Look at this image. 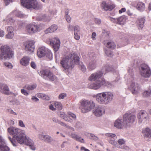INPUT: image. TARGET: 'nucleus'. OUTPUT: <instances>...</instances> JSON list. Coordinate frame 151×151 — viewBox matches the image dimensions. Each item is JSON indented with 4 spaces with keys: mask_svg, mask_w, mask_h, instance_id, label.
<instances>
[{
    "mask_svg": "<svg viewBox=\"0 0 151 151\" xmlns=\"http://www.w3.org/2000/svg\"><path fill=\"white\" fill-rule=\"evenodd\" d=\"M7 132L10 135L13 136L12 138L9 136L8 138L13 146H17L18 143L23 142L25 131L18 128L10 126L7 129Z\"/></svg>",
    "mask_w": 151,
    "mask_h": 151,
    "instance_id": "nucleus-1",
    "label": "nucleus"
},
{
    "mask_svg": "<svg viewBox=\"0 0 151 151\" xmlns=\"http://www.w3.org/2000/svg\"><path fill=\"white\" fill-rule=\"evenodd\" d=\"M80 58L75 53H70L63 57L61 60L60 64L65 70L73 68L75 64L79 63Z\"/></svg>",
    "mask_w": 151,
    "mask_h": 151,
    "instance_id": "nucleus-2",
    "label": "nucleus"
},
{
    "mask_svg": "<svg viewBox=\"0 0 151 151\" xmlns=\"http://www.w3.org/2000/svg\"><path fill=\"white\" fill-rule=\"evenodd\" d=\"M96 101L100 104L106 105L113 99V94L110 92H105L97 94L95 96Z\"/></svg>",
    "mask_w": 151,
    "mask_h": 151,
    "instance_id": "nucleus-3",
    "label": "nucleus"
},
{
    "mask_svg": "<svg viewBox=\"0 0 151 151\" xmlns=\"http://www.w3.org/2000/svg\"><path fill=\"white\" fill-rule=\"evenodd\" d=\"M14 53L10 47L7 45H2L0 47V60H5L12 58Z\"/></svg>",
    "mask_w": 151,
    "mask_h": 151,
    "instance_id": "nucleus-4",
    "label": "nucleus"
},
{
    "mask_svg": "<svg viewBox=\"0 0 151 151\" xmlns=\"http://www.w3.org/2000/svg\"><path fill=\"white\" fill-rule=\"evenodd\" d=\"M21 6L28 9L38 10L42 7V5L36 0H20Z\"/></svg>",
    "mask_w": 151,
    "mask_h": 151,
    "instance_id": "nucleus-5",
    "label": "nucleus"
},
{
    "mask_svg": "<svg viewBox=\"0 0 151 151\" xmlns=\"http://www.w3.org/2000/svg\"><path fill=\"white\" fill-rule=\"evenodd\" d=\"M80 103L82 107L81 109V112L83 113H86L90 111L95 105V104L94 102L84 99L81 100Z\"/></svg>",
    "mask_w": 151,
    "mask_h": 151,
    "instance_id": "nucleus-6",
    "label": "nucleus"
},
{
    "mask_svg": "<svg viewBox=\"0 0 151 151\" xmlns=\"http://www.w3.org/2000/svg\"><path fill=\"white\" fill-rule=\"evenodd\" d=\"M11 15H15L20 18H23L26 17V15L22 13L20 11L14 10L11 14L8 15L5 19L3 20L4 23L5 25H12L15 22L14 20L11 16Z\"/></svg>",
    "mask_w": 151,
    "mask_h": 151,
    "instance_id": "nucleus-7",
    "label": "nucleus"
},
{
    "mask_svg": "<svg viewBox=\"0 0 151 151\" xmlns=\"http://www.w3.org/2000/svg\"><path fill=\"white\" fill-rule=\"evenodd\" d=\"M111 84L108 82H106L104 79L100 78L95 81L92 83L89 84V87L92 89L97 90L103 86H110Z\"/></svg>",
    "mask_w": 151,
    "mask_h": 151,
    "instance_id": "nucleus-8",
    "label": "nucleus"
},
{
    "mask_svg": "<svg viewBox=\"0 0 151 151\" xmlns=\"http://www.w3.org/2000/svg\"><path fill=\"white\" fill-rule=\"evenodd\" d=\"M39 74L45 80L53 81L56 78L55 75L49 70H42L40 71Z\"/></svg>",
    "mask_w": 151,
    "mask_h": 151,
    "instance_id": "nucleus-9",
    "label": "nucleus"
},
{
    "mask_svg": "<svg viewBox=\"0 0 151 151\" xmlns=\"http://www.w3.org/2000/svg\"><path fill=\"white\" fill-rule=\"evenodd\" d=\"M41 29L39 26L34 23H30L27 24L25 27V31L30 35H33L39 32Z\"/></svg>",
    "mask_w": 151,
    "mask_h": 151,
    "instance_id": "nucleus-10",
    "label": "nucleus"
},
{
    "mask_svg": "<svg viewBox=\"0 0 151 151\" xmlns=\"http://www.w3.org/2000/svg\"><path fill=\"white\" fill-rule=\"evenodd\" d=\"M140 73L143 77H149L151 74V70L150 67L146 64H141L139 68Z\"/></svg>",
    "mask_w": 151,
    "mask_h": 151,
    "instance_id": "nucleus-11",
    "label": "nucleus"
},
{
    "mask_svg": "<svg viewBox=\"0 0 151 151\" xmlns=\"http://www.w3.org/2000/svg\"><path fill=\"white\" fill-rule=\"evenodd\" d=\"M135 118V116L133 114H125L124 115L123 117L124 123L126 126H130L134 121Z\"/></svg>",
    "mask_w": 151,
    "mask_h": 151,
    "instance_id": "nucleus-12",
    "label": "nucleus"
},
{
    "mask_svg": "<svg viewBox=\"0 0 151 151\" xmlns=\"http://www.w3.org/2000/svg\"><path fill=\"white\" fill-rule=\"evenodd\" d=\"M101 6L105 11H111L114 8L115 5L113 1L109 0L106 1H103L101 4Z\"/></svg>",
    "mask_w": 151,
    "mask_h": 151,
    "instance_id": "nucleus-13",
    "label": "nucleus"
},
{
    "mask_svg": "<svg viewBox=\"0 0 151 151\" xmlns=\"http://www.w3.org/2000/svg\"><path fill=\"white\" fill-rule=\"evenodd\" d=\"M48 43L52 47L55 51H57L59 48L60 42L58 38L55 37L49 39Z\"/></svg>",
    "mask_w": 151,
    "mask_h": 151,
    "instance_id": "nucleus-14",
    "label": "nucleus"
},
{
    "mask_svg": "<svg viewBox=\"0 0 151 151\" xmlns=\"http://www.w3.org/2000/svg\"><path fill=\"white\" fill-rule=\"evenodd\" d=\"M23 142L20 144H24L25 145L29 146L31 149L35 150V147L34 146V142L29 137H27L25 134L24 136V137Z\"/></svg>",
    "mask_w": 151,
    "mask_h": 151,
    "instance_id": "nucleus-15",
    "label": "nucleus"
},
{
    "mask_svg": "<svg viewBox=\"0 0 151 151\" xmlns=\"http://www.w3.org/2000/svg\"><path fill=\"white\" fill-rule=\"evenodd\" d=\"M131 90L133 94H136L140 90V88L137 83H135L134 79L130 83L128 87Z\"/></svg>",
    "mask_w": 151,
    "mask_h": 151,
    "instance_id": "nucleus-16",
    "label": "nucleus"
},
{
    "mask_svg": "<svg viewBox=\"0 0 151 151\" xmlns=\"http://www.w3.org/2000/svg\"><path fill=\"white\" fill-rule=\"evenodd\" d=\"M137 117L139 122L141 123L143 121H146L148 119V114L145 111L141 110L138 113Z\"/></svg>",
    "mask_w": 151,
    "mask_h": 151,
    "instance_id": "nucleus-17",
    "label": "nucleus"
},
{
    "mask_svg": "<svg viewBox=\"0 0 151 151\" xmlns=\"http://www.w3.org/2000/svg\"><path fill=\"white\" fill-rule=\"evenodd\" d=\"M125 142V140L124 139H120L117 141L118 144L116 142V145H113L115 146L117 148L128 150L129 149V147L127 146L124 145Z\"/></svg>",
    "mask_w": 151,
    "mask_h": 151,
    "instance_id": "nucleus-18",
    "label": "nucleus"
},
{
    "mask_svg": "<svg viewBox=\"0 0 151 151\" xmlns=\"http://www.w3.org/2000/svg\"><path fill=\"white\" fill-rule=\"evenodd\" d=\"M35 42L33 41L26 42L24 44L26 51L33 52L35 48Z\"/></svg>",
    "mask_w": 151,
    "mask_h": 151,
    "instance_id": "nucleus-19",
    "label": "nucleus"
},
{
    "mask_svg": "<svg viewBox=\"0 0 151 151\" xmlns=\"http://www.w3.org/2000/svg\"><path fill=\"white\" fill-rule=\"evenodd\" d=\"M103 74V72L99 70L92 73L89 77V79L90 81H94L99 80L102 76Z\"/></svg>",
    "mask_w": 151,
    "mask_h": 151,
    "instance_id": "nucleus-20",
    "label": "nucleus"
},
{
    "mask_svg": "<svg viewBox=\"0 0 151 151\" xmlns=\"http://www.w3.org/2000/svg\"><path fill=\"white\" fill-rule=\"evenodd\" d=\"M9 88L8 85L5 83H0V92L7 95H9Z\"/></svg>",
    "mask_w": 151,
    "mask_h": 151,
    "instance_id": "nucleus-21",
    "label": "nucleus"
},
{
    "mask_svg": "<svg viewBox=\"0 0 151 151\" xmlns=\"http://www.w3.org/2000/svg\"><path fill=\"white\" fill-rule=\"evenodd\" d=\"M48 50L44 46L40 47L37 50V54L38 56L40 58L44 56Z\"/></svg>",
    "mask_w": 151,
    "mask_h": 151,
    "instance_id": "nucleus-22",
    "label": "nucleus"
},
{
    "mask_svg": "<svg viewBox=\"0 0 151 151\" xmlns=\"http://www.w3.org/2000/svg\"><path fill=\"white\" fill-rule=\"evenodd\" d=\"M105 112L104 109L101 107H98L93 111L94 114L96 116H102Z\"/></svg>",
    "mask_w": 151,
    "mask_h": 151,
    "instance_id": "nucleus-23",
    "label": "nucleus"
},
{
    "mask_svg": "<svg viewBox=\"0 0 151 151\" xmlns=\"http://www.w3.org/2000/svg\"><path fill=\"white\" fill-rule=\"evenodd\" d=\"M30 58L27 56L23 57L20 60V65L24 66H27L29 64Z\"/></svg>",
    "mask_w": 151,
    "mask_h": 151,
    "instance_id": "nucleus-24",
    "label": "nucleus"
},
{
    "mask_svg": "<svg viewBox=\"0 0 151 151\" xmlns=\"http://www.w3.org/2000/svg\"><path fill=\"white\" fill-rule=\"evenodd\" d=\"M114 126L118 128L121 129L124 126H126V125L124 123V120L122 122V119L121 118H119L116 119L115 122Z\"/></svg>",
    "mask_w": 151,
    "mask_h": 151,
    "instance_id": "nucleus-25",
    "label": "nucleus"
},
{
    "mask_svg": "<svg viewBox=\"0 0 151 151\" xmlns=\"http://www.w3.org/2000/svg\"><path fill=\"white\" fill-rule=\"evenodd\" d=\"M101 71L103 72V74H105L106 73L109 71H112L114 73V72H116V69L112 68L109 66L108 64H106L103 67Z\"/></svg>",
    "mask_w": 151,
    "mask_h": 151,
    "instance_id": "nucleus-26",
    "label": "nucleus"
},
{
    "mask_svg": "<svg viewBox=\"0 0 151 151\" xmlns=\"http://www.w3.org/2000/svg\"><path fill=\"white\" fill-rule=\"evenodd\" d=\"M105 136L106 137L107 139L109 142L112 145H116V142L111 140V138H114L116 136V134H114L111 133H107L105 134Z\"/></svg>",
    "mask_w": 151,
    "mask_h": 151,
    "instance_id": "nucleus-27",
    "label": "nucleus"
},
{
    "mask_svg": "<svg viewBox=\"0 0 151 151\" xmlns=\"http://www.w3.org/2000/svg\"><path fill=\"white\" fill-rule=\"evenodd\" d=\"M52 19V17L49 15L45 14H42L40 15L38 17H37V19L38 21L42 20L44 21L49 22Z\"/></svg>",
    "mask_w": 151,
    "mask_h": 151,
    "instance_id": "nucleus-28",
    "label": "nucleus"
},
{
    "mask_svg": "<svg viewBox=\"0 0 151 151\" xmlns=\"http://www.w3.org/2000/svg\"><path fill=\"white\" fill-rule=\"evenodd\" d=\"M97 65V63L96 60H92L88 64V68L89 70H93L96 68Z\"/></svg>",
    "mask_w": 151,
    "mask_h": 151,
    "instance_id": "nucleus-29",
    "label": "nucleus"
},
{
    "mask_svg": "<svg viewBox=\"0 0 151 151\" xmlns=\"http://www.w3.org/2000/svg\"><path fill=\"white\" fill-rule=\"evenodd\" d=\"M58 26L55 24L51 25L49 28L46 29L44 32L45 34H48L55 31L58 29Z\"/></svg>",
    "mask_w": 151,
    "mask_h": 151,
    "instance_id": "nucleus-30",
    "label": "nucleus"
},
{
    "mask_svg": "<svg viewBox=\"0 0 151 151\" xmlns=\"http://www.w3.org/2000/svg\"><path fill=\"white\" fill-rule=\"evenodd\" d=\"M59 116L61 118H62L64 120L67 121L70 123L72 122V120L69 117L66 115L64 112H60L58 114Z\"/></svg>",
    "mask_w": 151,
    "mask_h": 151,
    "instance_id": "nucleus-31",
    "label": "nucleus"
},
{
    "mask_svg": "<svg viewBox=\"0 0 151 151\" xmlns=\"http://www.w3.org/2000/svg\"><path fill=\"white\" fill-rule=\"evenodd\" d=\"M127 19V16L125 15L122 16L117 18V23L120 24H124Z\"/></svg>",
    "mask_w": 151,
    "mask_h": 151,
    "instance_id": "nucleus-32",
    "label": "nucleus"
},
{
    "mask_svg": "<svg viewBox=\"0 0 151 151\" xmlns=\"http://www.w3.org/2000/svg\"><path fill=\"white\" fill-rule=\"evenodd\" d=\"M136 8L140 12H142L145 9V4L142 2H139L138 3Z\"/></svg>",
    "mask_w": 151,
    "mask_h": 151,
    "instance_id": "nucleus-33",
    "label": "nucleus"
},
{
    "mask_svg": "<svg viewBox=\"0 0 151 151\" xmlns=\"http://www.w3.org/2000/svg\"><path fill=\"white\" fill-rule=\"evenodd\" d=\"M104 44L108 48L110 49H114L116 47V45L114 42L112 41L105 42Z\"/></svg>",
    "mask_w": 151,
    "mask_h": 151,
    "instance_id": "nucleus-34",
    "label": "nucleus"
},
{
    "mask_svg": "<svg viewBox=\"0 0 151 151\" xmlns=\"http://www.w3.org/2000/svg\"><path fill=\"white\" fill-rule=\"evenodd\" d=\"M143 133L145 137H151V129L148 128H146L143 131Z\"/></svg>",
    "mask_w": 151,
    "mask_h": 151,
    "instance_id": "nucleus-35",
    "label": "nucleus"
},
{
    "mask_svg": "<svg viewBox=\"0 0 151 151\" xmlns=\"http://www.w3.org/2000/svg\"><path fill=\"white\" fill-rule=\"evenodd\" d=\"M37 96L38 97L44 100L48 101L50 100V99L48 95L45 94L39 93L37 94Z\"/></svg>",
    "mask_w": 151,
    "mask_h": 151,
    "instance_id": "nucleus-36",
    "label": "nucleus"
},
{
    "mask_svg": "<svg viewBox=\"0 0 151 151\" xmlns=\"http://www.w3.org/2000/svg\"><path fill=\"white\" fill-rule=\"evenodd\" d=\"M9 150V148L6 145L5 141L4 143L0 144V151H8Z\"/></svg>",
    "mask_w": 151,
    "mask_h": 151,
    "instance_id": "nucleus-37",
    "label": "nucleus"
},
{
    "mask_svg": "<svg viewBox=\"0 0 151 151\" xmlns=\"http://www.w3.org/2000/svg\"><path fill=\"white\" fill-rule=\"evenodd\" d=\"M145 19L144 18H141L138 19L137 22L139 27L142 28L143 27V24L145 22Z\"/></svg>",
    "mask_w": 151,
    "mask_h": 151,
    "instance_id": "nucleus-38",
    "label": "nucleus"
},
{
    "mask_svg": "<svg viewBox=\"0 0 151 151\" xmlns=\"http://www.w3.org/2000/svg\"><path fill=\"white\" fill-rule=\"evenodd\" d=\"M37 85L35 84L31 85H27L24 87V88L28 90H32L36 88Z\"/></svg>",
    "mask_w": 151,
    "mask_h": 151,
    "instance_id": "nucleus-39",
    "label": "nucleus"
},
{
    "mask_svg": "<svg viewBox=\"0 0 151 151\" xmlns=\"http://www.w3.org/2000/svg\"><path fill=\"white\" fill-rule=\"evenodd\" d=\"M54 106L56 108V109L58 110H61L63 107L62 104L59 102H55L54 104Z\"/></svg>",
    "mask_w": 151,
    "mask_h": 151,
    "instance_id": "nucleus-40",
    "label": "nucleus"
},
{
    "mask_svg": "<svg viewBox=\"0 0 151 151\" xmlns=\"http://www.w3.org/2000/svg\"><path fill=\"white\" fill-rule=\"evenodd\" d=\"M53 140L51 137L48 135H45L43 140L46 142L50 143Z\"/></svg>",
    "mask_w": 151,
    "mask_h": 151,
    "instance_id": "nucleus-41",
    "label": "nucleus"
},
{
    "mask_svg": "<svg viewBox=\"0 0 151 151\" xmlns=\"http://www.w3.org/2000/svg\"><path fill=\"white\" fill-rule=\"evenodd\" d=\"M68 117H69L70 119L72 120V122L73 120H75L76 119V116L73 113L70 112H68Z\"/></svg>",
    "mask_w": 151,
    "mask_h": 151,
    "instance_id": "nucleus-42",
    "label": "nucleus"
},
{
    "mask_svg": "<svg viewBox=\"0 0 151 151\" xmlns=\"http://www.w3.org/2000/svg\"><path fill=\"white\" fill-rule=\"evenodd\" d=\"M89 138L90 139L94 140L95 141H97L99 140V138L92 133H89Z\"/></svg>",
    "mask_w": 151,
    "mask_h": 151,
    "instance_id": "nucleus-43",
    "label": "nucleus"
},
{
    "mask_svg": "<svg viewBox=\"0 0 151 151\" xmlns=\"http://www.w3.org/2000/svg\"><path fill=\"white\" fill-rule=\"evenodd\" d=\"M3 65L4 66L8 69H11L13 67L12 64L8 62H4V63Z\"/></svg>",
    "mask_w": 151,
    "mask_h": 151,
    "instance_id": "nucleus-44",
    "label": "nucleus"
},
{
    "mask_svg": "<svg viewBox=\"0 0 151 151\" xmlns=\"http://www.w3.org/2000/svg\"><path fill=\"white\" fill-rule=\"evenodd\" d=\"M47 58L50 60H51L52 59V54L51 51L50 50H47L46 55Z\"/></svg>",
    "mask_w": 151,
    "mask_h": 151,
    "instance_id": "nucleus-45",
    "label": "nucleus"
},
{
    "mask_svg": "<svg viewBox=\"0 0 151 151\" xmlns=\"http://www.w3.org/2000/svg\"><path fill=\"white\" fill-rule=\"evenodd\" d=\"M151 94V91L150 89L145 91L143 93V96L145 97H148L150 96Z\"/></svg>",
    "mask_w": 151,
    "mask_h": 151,
    "instance_id": "nucleus-46",
    "label": "nucleus"
},
{
    "mask_svg": "<svg viewBox=\"0 0 151 151\" xmlns=\"http://www.w3.org/2000/svg\"><path fill=\"white\" fill-rule=\"evenodd\" d=\"M26 89L24 87L23 88L21 89V92L24 95L27 96L29 95V93L26 90Z\"/></svg>",
    "mask_w": 151,
    "mask_h": 151,
    "instance_id": "nucleus-47",
    "label": "nucleus"
},
{
    "mask_svg": "<svg viewBox=\"0 0 151 151\" xmlns=\"http://www.w3.org/2000/svg\"><path fill=\"white\" fill-rule=\"evenodd\" d=\"M70 137L76 140H78L79 138V136L75 133H71Z\"/></svg>",
    "mask_w": 151,
    "mask_h": 151,
    "instance_id": "nucleus-48",
    "label": "nucleus"
},
{
    "mask_svg": "<svg viewBox=\"0 0 151 151\" xmlns=\"http://www.w3.org/2000/svg\"><path fill=\"white\" fill-rule=\"evenodd\" d=\"M79 67L83 72H85L86 71V68L82 63H80Z\"/></svg>",
    "mask_w": 151,
    "mask_h": 151,
    "instance_id": "nucleus-49",
    "label": "nucleus"
},
{
    "mask_svg": "<svg viewBox=\"0 0 151 151\" xmlns=\"http://www.w3.org/2000/svg\"><path fill=\"white\" fill-rule=\"evenodd\" d=\"M66 94L64 93H61L58 96L59 99H63L66 96Z\"/></svg>",
    "mask_w": 151,
    "mask_h": 151,
    "instance_id": "nucleus-50",
    "label": "nucleus"
},
{
    "mask_svg": "<svg viewBox=\"0 0 151 151\" xmlns=\"http://www.w3.org/2000/svg\"><path fill=\"white\" fill-rule=\"evenodd\" d=\"M18 125L22 128H24L25 127V124L22 120H19L18 121Z\"/></svg>",
    "mask_w": 151,
    "mask_h": 151,
    "instance_id": "nucleus-51",
    "label": "nucleus"
},
{
    "mask_svg": "<svg viewBox=\"0 0 151 151\" xmlns=\"http://www.w3.org/2000/svg\"><path fill=\"white\" fill-rule=\"evenodd\" d=\"M14 36V33L12 32H8L6 35V37L8 39H12Z\"/></svg>",
    "mask_w": 151,
    "mask_h": 151,
    "instance_id": "nucleus-52",
    "label": "nucleus"
},
{
    "mask_svg": "<svg viewBox=\"0 0 151 151\" xmlns=\"http://www.w3.org/2000/svg\"><path fill=\"white\" fill-rule=\"evenodd\" d=\"M74 32L79 33L80 28L79 26L76 25L74 27Z\"/></svg>",
    "mask_w": 151,
    "mask_h": 151,
    "instance_id": "nucleus-53",
    "label": "nucleus"
},
{
    "mask_svg": "<svg viewBox=\"0 0 151 151\" xmlns=\"http://www.w3.org/2000/svg\"><path fill=\"white\" fill-rule=\"evenodd\" d=\"M45 136V135H44L43 133H41L38 135V137L40 140H43Z\"/></svg>",
    "mask_w": 151,
    "mask_h": 151,
    "instance_id": "nucleus-54",
    "label": "nucleus"
},
{
    "mask_svg": "<svg viewBox=\"0 0 151 151\" xmlns=\"http://www.w3.org/2000/svg\"><path fill=\"white\" fill-rule=\"evenodd\" d=\"M7 29L8 32H12L14 31V29L12 26H8L7 28Z\"/></svg>",
    "mask_w": 151,
    "mask_h": 151,
    "instance_id": "nucleus-55",
    "label": "nucleus"
},
{
    "mask_svg": "<svg viewBox=\"0 0 151 151\" xmlns=\"http://www.w3.org/2000/svg\"><path fill=\"white\" fill-rule=\"evenodd\" d=\"M31 67L35 69L36 68V65L34 61H32L30 63Z\"/></svg>",
    "mask_w": 151,
    "mask_h": 151,
    "instance_id": "nucleus-56",
    "label": "nucleus"
},
{
    "mask_svg": "<svg viewBox=\"0 0 151 151\" xmlns=\"http://www.w3.org/2000/svg\"><path fill=\"white\" fill-rule=\"evenodd\" d=\"M74 38L76 40H78L80 38L79 33L74 32Z\"/></svg>",
    "mask_w": 151,
    "mask_h": 151,
    "instance_id": "nucleus-57",
    "label": "nucleus"
},
{
    "mask_svg": "<svg viewBox=\"0 0 151 151\" xmlns=\"http://www.w3.org/2000/svg\"><path fill=\"white\" fill-rule=\"evenodd\" d=\"M66 19L68 22H70L71 21V18L69 15H68V13L67 14L66 13Z\"/></svg>",
    "mask_w": 151,
    "mask_h": 151,
    "instance_id": "nucleus-58",
    "label": "nucleus"
},
{
    "mask_svg": "<svg viewBox=\"0 0 151 151\" xmlns=\"http://www.w3.org/2000/svg\"><path fill=\"white\" fill-rule=\"evenodd\" d=\"M105 53L108 56L110 57H111L112 55V52L110 50H106L105 51Z\"/></svg>",
    "mask_w": 151,
    "mask_h": 151,
    "instance_id": "nucleus-59",
    "label": "nucleus"
},
{
    "mask_svg": "<svg viewBox=\"0 0 151 151\" xmlns=\"http://www.w3.org/2000/svg\"><path fill=\"white\" fill-rule=\"evenodd\" d=\"M109 19L111 22H113L115 23H117V18L115 19V18H114L113 17H109Z\"/></svg>",
    "mask_w": 151,
    "mask_h": 151,
    "instance_id": "nucleus-60",
    "label": "nucleus"
},
{
    "mask_svg": "<svg viewBox=\"0 0 151 151\" xmlns=\"http://www.w3.org/2000/svg\"><path fill=\"white\" fill-rule=\"evenodd\" d=\"M94 22L97 24H99L101 23V20L99 19L96 18L95 19Z\"/></svg>",
    "mask_w": 151,
    "mask_h": 151,
    "instance_id": "nucleus-61",
    "label": "nucleus"
},
{
    "mask_svg": "<svg viewBox=\"0 0 151 151\" xmlns=\"http://www.w3.org/2000/svg\"><path fill=\"white\" fill-rule=\"evenodd\" d=\"M96 33L95 32H93L91 35V38L93 40H96Z\"/></svg>",
    "mask_w": 151,
    "mask_h": 151,
    "instance_id": "nucleus-62",
    "label": "nucleus"
},
{
    "mask_svg": "<svg viewBox=\"0 0 151 151\" xmlns=\"http://www.w3.org/2000/svg\"><path fill=\"white\" fill-rule=\"evenodd\" d=\"M32 100L35 102H37L39 101V99L35 96H33L32 98Z\"/></svg>",
    "mask_w": 151,
    "mask_h": 151,
    "instance_id": "nucleus-63",
    "label": "nucleus"
},
{
    "mask_svg": "<svg viewBox=\"0 0 151 151\" xmlns=\"http://www.w3.org/2000/svg\"><path fill=\"white\" fill-rule=\"evenodd\" d=\"M126 11V9L125 8H123L119 10V13L121 14L122 13L125 12Z\"/></svg>",
    "mask_w": 151,
    "mask_h": 151,
    "instance_id": "nucleus-64",
    "label": "nucleus"
}]
</instances>
